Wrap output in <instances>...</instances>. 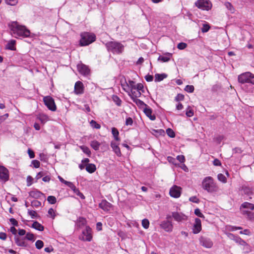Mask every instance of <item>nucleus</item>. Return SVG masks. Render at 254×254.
Instances as JSON below:
<instances>
[{"label":"nucleus","instance_id":"obj_42","mask_svg":"<svg viewBox=\"0 0 254 254\" xmlns=\"http://www.w3.org/2000/svg\"><path fill=\"white\" fill-rule=\"evenodd\" d=\"M167 160L170 163L173 164L175 166H179V164L176 163V159L171 156H168Z\"/></svg>","mask_w":254,"mask_h":254},{"label":"nucleus","instance_id":"obj_39","mask_svg":"<svg viewBox=\"0 0 254 254\" xmlns=\"http://www.w3.org/2000/svg\"><path fill=\"white\" fill-rule=\"evenodd\" d=\"M217 178L219 181L223 183H225L227 182V179L226 177L222 174H219L217 175Z\"/></svg>","mask_w":254,"mask_h":254},{"label":"nucleus","instance_id":"obj_4","mask_svg":"<svg viewBox=\"0 0 254 254\" xmlns=\"http://www.w3.org/2000/svg\"><path fill=\"white\" fill-rule=\"evenodd\" d=\"M106 47L108 51L114 54H121L124 50V46L120 42L117 41H111L106 44Z\"/></svg>","mask_w":254,"mask_h":254},{"label":"nucleus","instance_id":"obj_54","mask_svg":"<svg viewBox=\"0 0 254 254\" xmlns=\"http://www.w3.org/2000/svg\"><path fill=\"white\" fill-rule=\"evenodd\" d=\"M225 5L226 7L230 11H233V10H234L233 5H232V4L231 3H230L229 2H226L225 3Z\"/></svg>","mask_w":254,"mask_h":254},{"label":"nucleus","instance_id":"obj_6","mask_svg":"<svg viewBox=\"0 0 254 254\" xmlns=\"http://www.w3.org/2000/svg\"><path fill=\"white\" fill-rule=\"evenodd\" d=\"M238 81L241 84L250 83L254 85V74L251 72H245L241 73L238 77Z\"/></svg>","mask_w":254,"mask_h":254},{"label":"nucleus","instance_id":"obj_48","mask_svg":"<svg viewBox=\"0 0 254 254\" xmlns=\"http://www.w3.org/2000/svg\"><path fill=\"white\" fill-rule=\"evenodd\" d=\"M5 1L6 4L14 6L17 3L18 0H5Z\"/></svg>","mask_w":254,"mask_h":254},{"label":"nucleus","instance_id":"obj_26","mask_svg":"<svg viewBox=\"0 0 254 254\" xmlns=\"http://www.w3.org/2000/svg\"><path fill=\"white\" fill-rule=\"evenodd\" d=\"M16 41L15 40H10L8 41L6 45V49L12 51L16 50L15 47Z\"/></svg>","mask_w":254,"mask_h":254},{"label":"nucleus","instance_id":"obj_47","mask_svg":"<svg viewBox=\"0 0 254 254\" xmlns=\"http://www.w3.org/2000/svg\"><path fill=\"white\" fill-rule=\"evenodd\" d=\"M186 114L187 116L189 117H191L193 115V110L190 107H189L186 111Z\"/></svg>","mask_w":254,"mask_h":254},{"label":"nucleus","instance_id":"obj_52","mask_svg":"<svg viewBox=\"0 0 254 254\" xmlns=\"http://www.w3.org/2000/svg\"><path fill=\"white\" fill-rule=\"evenodd\" d=\"M177 159L181 163H184L186 161L185 157L183 155H178Z\"/></svg>","mask_w":254,"mask_h":254},{"label":"nucleus","instance_id":"obj_51","mask_svg":"<svg viewBox=\"0 0 254 254\" xmlns=\"http://www.w3.org/2000/svg\"><path fill=\"white\" fill-rule=\"evenodd\" d=\"M187 47V44L184 42L180 43L177 45V48L179 50H184Z\"/></svg>","mask_w":254,"mask_h":254},{"label":"nucleus","instance_id":"obj_60","mask_svg":"<svg viewBox=\"0 0 254 254\" xmlns=\"http://www.w3.org/2000/svg\"><path fill=\"white\" fill-rule=\"evenodd\" d=\"M28 213L29 215L31 216L32 218H35L37 216V213L34 210H28Z\"/></svg>","mask_w":254,"mask_h":254},{"label":"nucleus","instance_id":"obj_25","mask_svg":"<svg viewBox=\"0 0 254 254\" xmlns=\"http://www.w3.org/2000/svg\"><path fill=\"white\" fill-rule=\"evenodd\" d=\"M118 145L119 144L113 141H112L111 143L113 150L117 154V156H120L121 155V152Z\"/></svg>","mask_w":254,"mask_h":254},{"label":"nucleus","instance_id":"obj_30","mask_svg":"<svg viewBox=\"0 0 254 254\" xmlns=\"http://www.w3.org/2000/svg\"><path fill=\"white\" fill-rule=\"evenodd\" d=\"M90 146L95 150H98L99 149L100 143L96 140H93L90 142Z\"/></svg>","mask_w":254,"mask_h":254},{"label":"nucleus","instance_id":"obj_12","mask_svg":"<svg viewBox=\"0 0 254 254\" xmlns=\"http://www.w3.org/2000/svg\"><path fill=\"white\" fill-rule=\"evenodd\" d=\"M160 227L167 232H172L173 229L172 222L169 220L162 221L160 224Z\"/></svg>","mask_w":254,"mask_h":254},{"label":"nucleus","instance_id":"obj_2","mask_svg":"<svg viewBox=\"0 0 254 254\" xmlns=\"http://www.w3.org/2000/svg\"><path fill=\"white\" fill-rule=\"evenodd\" d=\"M201 186L203 190L209 193L216 192L219 190L216 183L213 178L210 176L206 177L203 179Z\"/></svg>","mask_w":254,"mask_h":254},{"label":"nucleus","instance_id":"obj_44","mask_svg":"<svg viewBox=\"0 0 254 254\" xmlns=\"http://www.w3.org/2000/svg\"><path fill=\"white\" fill-rule=\"evenodd\" d=\"M194 88L193 85H187L185 88V90L188 93H192L194 91Z\"/></svg>","mask_w":254,"mask_h":254},{"label":"nucleus","instance_id":"obj_15","mask_svg":"<svg viewBox=\"0 0 254 254\" xmlns=\"http://www.w3.org/2000/svg\"><path fill=\"white\" fill-rule=\"evenodd\" d=\"M25 240L26 239L25 238V237L22 238H20L18 236H15L14 237L15 242L19 247H26L28 246Z\"/></svg>","mask_w":254,"mask_h":254},{"label":"nucleus","instance_id":"obj_21","mask_svg":"<svg viewBox=\"0 0 254 254\" xmlns=\"http://www.w3.org/2000/svg\"><path fill=\"white\" fill-rule=\"evenodd\" d=\"M172 54L167 53L166 54L163 56H159L158 58V61H161L163 63L168 62L171 59Z\"/></svg>","mask_w":254,"mask_h":254},{"label":"nucleus","instance_id":"obj_62","mask_svg":"<svg viewBox=\"0 0 254 254\" xmlns=\"http://www.w3.org/2000/svg\"><path fill=\"white\" fill-rule=\"evenodd\" d=\"M77 195L79 196L81 198L84 199V195L81 193L78 189H77L74 192Z\"/></svg>","mask_w":254,"mask_h":254},{"label":"nucleus","instance_id":"obj_32","mask_svg":"<svg viewBox=\"0 0 254 254\" xmlns=\"http://www.w3.org/2000/svg\"><path fill=\"white\" fill-rule=\"evenodd\" d=\"M87 221L86 219L83 217H80L78 218L77 221V225L79 227H82L86 225Z\"/></svg>","mask_w":254,"mask_h":254},{"label":"nucleus","instance_id":"obj_64","mask_svg":"<svg viewBox=\"0 0 254 254\" xmlns=\"http://www.w3.org/2000/svg\"><path fill=\"white\" fill-rule=\"evenodd\" d=\"M32 163L34 167L36 168H38L40 167V162L38 160H34L32 161Z\"/></svg>","mask_w":254,"mask_h":254},{"label":"nucleus","instance_id":"obj_37","mask_svg":"<svg viewBox=\"0 0 254 254\" xmlns=\"http://www.w3.org/2000/svg\"><path fill=\"white\" fill-rule=\"evenodd\" d=\"M149 221L147 219H144L142 220L141 225L142 227L145 229H147L149 228Z\"/></svg>","mask_w":254,"mask_h":254},{"label":"nucleus","instance_id":"obj_49","mask_svg":"<svg viewBox=\"0 0 254 254\" xmlns=\"http://www.w3.org/2000/svg\"><path fill=\"white\" fill-rule=\"evenodd\" d=\"M210 28V26L208 24H203L201 28V31L203 33H206L209 31Z\"/></svg>","mask_w":254,"mask_h":254},{"label":"nucleus","instance_id":"obj_7","mask_svg":"<svg viewBox=\"0 0 254 254\" xmlns=\"http://www.w3.org/2000/svg\"><path fill=\"white\" fill-rule=\"evenodd\" d=\"M92 231L91 228L86 226L84 230L82 232V234L79 239L83 241L90 242L92 240Z\"/></svg>","mask_w":254,"mask_h":254},{"label":"nucleus","instance_id":"obj_27","mask_svg":"<svg viewBox=\"0 0 254 254\" xmlns=\"http://www.w3.org/2000/svg\"><path fill=\"white\" fill-rule=\"evenodd\" d=\"M96 169V166L93 164H88L86 166V170L89 173L94 172Z\"/></svg>","mask_w":254,"mask_h":254},{"label":"nucleus","instance_id":"obj_59","mask_svg":"<svg viewBox=\"0 0 254 254\" xmlns=\"http://www.w3.org/2000/svg\"><path fill=\"white\" fill-rule=\"evenodd\" d=\"M48 214L51 215L53 219H54L56 215L55 211L53 208H50L48 210Z\"/></svg>","mask_w":254,"mask_h":254},{"label":"nucleus","instance_id":"obj_11","mask_svg":"<svg viewBox=\"0 0 254 254\" xmlns=\"http://www.w3.org/2000/svg\"><path fill=\"white\" fill-rule=\"evenodd\" d=\"M172 217L178 222H182L187 220V216L181 212H173Z\"/></svg>","mask_w":254,"mask_h":254},{"label":"nucleus","instance_id":"obj_19","mask_svg":"<svg viewBox=\"0 0 254 254\" xmlns=\"http://www.w3.org/2000/svg\"><path fill=\"white\" fill-rule=\"evenodd\" d=\"M99 207L104 211H109L112 207V204L106 200H103L99 203Z\"/></svg>","mask_w":254,"mask_h":254},{"label":"nucleus","instance_id":"obj_58","mask_svg":"<svg viewBox=\"0 0 254 254\" xmlns=\"http://www.w3.org/2000/svg\"><path fill=\"white\" fill-rule=\"evenodd\" d=\"M184 99V96L181 94H178L175 97V100L176 101H183Z\"/></svg>","mask_w":254,"mask_h":254},{"label":"nucleus","instance_id":"obj_8","mask_svg":"<svg viewBox=\"0 0 254 254\" xmlns=\"http://www.w3.org/2000/svg\"><path fill=\"white\" fill-rule=\"evenodd\" d=\"M195 4L198 8L203 10H209L212 7V4L209 0H197Z\"/></svg>","mask_w":254,"mask_h":254},{"label":"nucleus","instance_id":"obj_61","mask_svg":"<svg viewBox=\"0 0 254 254\" xmlns=\"http://www.w3.org/2000/svg\"><path fill=\"white\" fill-rule=\"evenodd\" d=\"M190 201L198 203L199 202V200L196 196H191L189 198Z\"/></svg>","mask_w":254,"mask_h":254},{"label":"nucleus","instance_id":"obj_28","mask_svg":"<svg viewBox=\"0 0 254 254\" xmlns=\"http://www.w3.org/2000/svg\"><path fill=\"white\" fill-rule=\"evenodd\" d=\"M32 227L35 229L36 230L42 231L44 230V227L37 221L33 222Z\"/></svg>","mask_w":254,"mask_h":254},{"label":"nucleus","instance_id":"obj_41","mask_svg":"<svg viewBox=\"0 0 254 254\" xmlns=\"http://www.w3.org/2000/svg\"><path fill=\"white\" fill-rule=\"evenodd\" d=\"M135 89L140 91L141 93H143L144 92V87L142 83L136 84Z\"/></svg>","mask_w":254,"mask_h":254},{"label":"nucleus","instance_id":"obj_5","mask_svg":"<svg viewBox=\"0 0 254 254\" xmlns=\"http://www.w3.org/2000/svg\"><path fill=\"white\" fill-rule=\"evenodd\" d=\"M80 45L86 46L94 42L96 40V36L94 34L89 32H83L80 34Z\"/></svg>","mask_w":254,"mask_h":254},{"label":"nucleus","instance_id":"obj_1","mask_svg":"<svg viewBox=\"0 0 254 254\" xmlns=\"http://www.w3.org/2000/svg\"><path fill=\"white\" fill-rule=\"evenodd\" d=\"M9 27L12 36L16 38H27L30 36V30L25 26L20 24L17 21L11 22L9 24Z\"/></svg>","mask_w":254,"mask_h":254},{"label":"nucleus","instance_id":"obj_57","mask_svg":"<svg viewBox=\"0 0 254 254\" xmlns=\"http://www.w3.org/2000/svg\"><path fill=\"white\" fill-rule=\"evenodd\" d=\"M177 167H180L181 169H182L185 172H188L189 171V169L187 167V166L184 164V163H183L181 164H179V166H177Z\"/></svg>","mask_w":254,"mask_h":254},{"label":"nucleus","instance_id":"obj_22","mask_svg":"<svg viewBox=\"0 0 254 254\" xmlns=\"http://www.w3.org/2000/svg\"><path fill=\"white\" fill-rule=\"evenodd\" d=\"M141 93H142L140 92V91H139L137 90H135V89H133V90H132L129 92V93L128 95L130 97V98L132 100H133V99H135V98H138V97H140Z\"/></svg>","mask_w":254,"mask_h":254},{"label":"nucleus","instance_id":"obj_38","mask_svg":"<svg viewBox=\"0 0 254 254\" xmlns=\"http://www.w3.org/2000/svg\"><path fill=\"white\" fill-rule=\"evenodd\" d=\"M25 238L27 240L31 241L33 242L35 240L34 235L31 233H27L26 236H25Z\"/></svg>","mask_w":254,"mask_h":254},{"label":"nucleus","instance_id":"obj_29","mask_svg":"<svg viewBox=\"0 0 254 254\" xmlns=\"http://www.w3.org/2000/svg\"><path fill=\"white\" fill-rule=\"evenodd\" d=\"M132 100L139 108H143L147 105L142 101L140 100V99H138V98H135V99H133Z\"/></svg>","mask_w":254,"mask_h":254},{"label":"nucleus","instance_id":"obj_9","mask_svg":"<svg viewBox=\"0 0 254 254\" xmlns=\"http://www.w3.org/2000/svg\"><path fill=\"white\" fill-rule=\"evenodd\" d=\"M43 101L46 107L51 111H55L57 107L55 103L54 100L50 96H46L44 97Z\"/></svg>","mask_w":254,"mask_h":254},{"label":"nucleus","instance_id":"obj_14","mask_svg":"<svg viewBox=\"0 0 254 254\" xmlns=\"http://www.w3.org/2000/svg\"><path fill=\"white\" fill-rule=\"evenodd\" d=\"M0 179L4 181H6L9 179L8 171L3 166H0Z\"/></svg>","mask_w":254,"mask_h":254},{"label":"nucleus","instance_id":"obj_53","mask_svg":"<svg viewBox=\"0 0 254 254\" xmlns=\"http://www.w3.org/2000/svg\"><path fill=\"white\" fill-rule=\"evenodd\" d=\"M66 185H67L69 188H70L74 192L77 189L75 185L70 182H68Z\"/></svg>","mask_w":254,"mask_h":254},{"label":"nucleus","instance_id":"obj_18","mask_svg":"<svg viewBox=\"0 0 254 254\" xmlns=\"http://www.w3.org/2000/svg\"><path fill=\"white\" fill-rule=\"evenodd\" d=\"M201 230V221L198 218H196L195 223L193 228V233L194 234L198 233Z\"/></svg>","mask_w":254,"mask_h":254},{"label":"nucleus","instance_id":"obj_63","mask_svg":"<svg viewBox=\"0 0 254 254\" xmlns=\"http://www.w3.org/2000/svg\"><path fill=\"white\" fill-rule=\"evenodd\" d=\"M45 175V173L44 172H40L39 173H38L36 176L35 177V179L38 180L39 179H40L41 178H42V177L44 176Z\"/></svg>","mask_w":254,"mask_h":254},{"label":"nucleus","instance_id":"obj_45","mask_svg":"<svg viewBox=\"0 0 254 254\" xmlns=\"http://www.w3.org/2000/svg\"><path fill=\"white\" fill-rule=\"evenodd\" d=\"M44 243L41 240H37L35 243V246L37 249L40 250L43 247Z\"/></svg>","mask_w":254,"mask_h":254},{"label":"nucleus","instance_id":"obj_56","mask_svg":"<svg viewBox=\"0 0 254 254\" xmlns=\"http://www.w3.org/2000/svg\"><path fill=\"white\" fill-rule=\"evenodd\" d=\"M33 178L32 177H31L30 176H29L27 177V186H30L32 184V183H33Z\"/></svg>","mask_w":254,"mask_h":254},{"label":"nucleus","instance_id":"obj_13","mask_svg":"<svg viewBox=\"0 0 254 254\" xmlns=\"http://www.w3.org/2000/svg\"><path fill=\"white\" fill-rule=\"evenodd\" d=\"M77 68L79 72L82 75H86L89 73L90 70L88 67L82 63L78 64L77 65Z\"/></svg>","mask_w":254,"mask_h":254},{"label":"nucleus","instance_id":"obj_50","mask_svg":"<svg viewBox=\"0 0 254 254\" xmlns=\"http://www.w3.org/2000/svg\"><path fill=\"white\" fill-rule=\"evenodd\" d=\"M234 241L236 243H237L241 245H245L246 244V242L244 240H243L241 238H240V237H237V236H236V237L234 239Z\"/></svg>","mask_w":254,"mask_h":254},{"label":"nucleus","instance_id":"obj_34","mask_svg":"<svg viewBox=\"0 0 254 254\" xmlns=\"http://www.w3.org/2000/svg\"><path fill=\"white\" fill-rule=\"evenodd\" d=\"M80 148L82 150V151L86 154L88 156H90L91 155V151L89 148L84 145L80 146Z\"/></svg>","mask_w":254,"mask_h":254},{"label":"nucleus","instance_id":"obj_31","mask_svg":"<svg viewBox=\"0 0 254 254\" xmlns=\"http://www.w3.org/2000/svg\"><path fill=\"white\" fill-rule=\"evenodd\" d=\"M112 100L118 106H120L122 104V100L121 99L116 95H114L112 96Z\"/></svg>","mask_w":254,"mask_h":254},{"label":"nucleus","instance_id":"obj_17","mask_svg":"<svg viewBox=\"0 0 254 254\" xmlns=\"http://www.w3.org/2000/svg\"><path fill=\"white\" fill-rule=\"evenodd\" d=\"M201 244L205 248H210L213 245V243L210 239L201 237L200 239Z\"/></svg>","mask_w":254,"mask_h":254},{"label":"nucleus","instance_id":"obj_16","mask_svg":"<svg viewBox=\"0 0 254 254\" xmlns=\"http://www.w3.org/2000/svg\"><path fill=\"white\" fill-rule=\"evenodd\" d=\"M143 109V112L147 117H148L152 121H154L155 120V116L154 115L152 114V110L148 105H146Z\"/></svg>","mask_w":254,"mask_h":254},{"label":"nucleus","instance_id":"obj_3","mask_svg":"<svg viewBox=\"0 0 254 254\" xmlns=\"http://www.w3.org/2000/svg\"><path fill=\"white\" fill-rule=\"evenodd\" d=\"M240 211L243 215L250 221H254V204L248 202L242 203Z\"/></svg>","mask_w":254,"mask_h":254},{"label":"nucleus","instance_id":"obj_40","mask_svg":"<svg viewBox=\"0 0 254 254\" xmlns=\"http://www.w3.org/2000/svg\"><path fill=\"white\" fill-rule=\"evenodd\" d=\"M122 87L124 90L126 92L128 95L129 92L131 91L130 89L129 88L128 84L126 82L125 83L122 84Z\"/></svg>","mask_w":254,"mask_h":254},{"label":"nucleus","instance_id":"obj_36","mask_svg":"<svg viewBox=\"0 0 254 254\" xmlns=\"http://www.w3.org/2000/svg\"><path fill=\"white\" fill-rule=\"evenodd\" d=\"M126 82L128 84L129 88L130 89V91L135 89L136 84L134 81L128 80L127 81H126Z\"/></svg>","mask_w":254,"mask_h":254},{"label":"nucleus","instance_id":"obj_24","mask_svg":"<svg viewBox=\"0 0 254 254\" xmlns=\"http://www.w3.org/2000/svg\"><path fill=\"white\" fill-rule=\"evenodd\" d=\"M29 195L35 198H39L44 195V194L41 191L36 190L31 191L29 192Z\"/></svg>","mask_w":254,"mask_h":254},{"label":"nucleus","instance_id":"obj_46","mask_svg":"<svg viewBox=\"0 0 254 254\" xmlns=\"http://www.w3.org/2000/svg\"><path fill=\"white\" fill-rule=\"evenodd\" d=\"M166 133L171 137H174L175 136V132L171 128H168L166 130Z\"/></svg>","mask_w":254,"mask_h":254},{"label":"nucleus","instance_id":"obj_20","mask_svg":"<svg viewBox=\"0 0 254 254\" xmlns=\"http://www.w3.org/2000/svg\"><path fill=\"white\" fill-rule=\"evenodd\" d=\"M83 92V83L80 81H77L74 85V92L76 94H80Z\"/></svg>","mask_w":254,"mask_h":254},{"label":"nucleus","instance_id":"obj_55","mask_svg":"<svg viewBox=\"0 0 254 254\" xmlns=\"http://www.w3.org/2000/svg\"><path fill=\"white\" fill-rule=\"evenodd\" d=\"M194 214L197 215V216L203 218L204 217V215L202 214V213L200 212V210L198 208H196L194 210Z\"/></svg>","mask_w":254,"mask_h":254},{"label":"nucleus","instance_id":"obj_33","mask_svg":"<svg viewBox=\"0 0 254 254\" xmlns=\"http://www.w3.org/2000/svg\"><path fill=\"white\" fill-rule=\"evenodd\" d=\"M167 77L165 74H156L155 75V81H161Z\"/></svg>","mask_w":254,"mask_h":254},{"label":"nucleus","instance_id":"obj_35","mask_svg":"<svg viewBox=\"0 0 254 254\" xmlns=\"http://www.w3.org/2000/svg\"><path fill=\"white\" fill-rule=\"evenodd\" d=\"M112 134H113L115 140L118 141H119L120 140L118 136L119 131L117 129V128H112Z\"/></svg>","mask_w":254,"mask_h":254},{"label":"nucleus","instance_id":"obj_10","mask_svg":"<svg viewBox=\"0 0 254 254\" xmlns=\"http://www.w3.org/2000/svg\"><path fill=\"white\" fill-rule=\"evenodd\" d=\"M182 188L180 187L174 185L170 188L169 193L171 196L178 198L180 196Z\"/></svg>","mask_w":254,"mask_h":254},{"label":"nucleus","instance_id":"obj_23","mask_svg":"<svg viewBox=\"0 0 254 254\" xmlns=\"http://www.w3.org/2000/svg\"><path fill=\"white\" fill-rule=\"evenodd\" d=\"M149 131L156 137L164 135L165 133L164 130L161 128L155 129L154 128H151V130Z\"/></svg>","mask_w":254,"mask_h":254},{"label":"nucleus","instance_id":"obj_43","mask_svg":"<svg viewBox=\"0 0 254 254\" xmlns=\"http://www.w3.org/2000/svg\"><path fill=\"white\" fill-rule=\"evenodd\" d=\"M47 200L51 204H55L57 202V199L54 196L50 195L47 198Z\"/></svg>","mask_w":254,"mask_h":254}]
</instances>
